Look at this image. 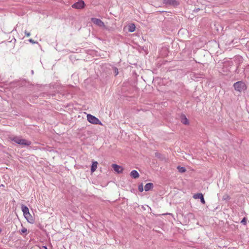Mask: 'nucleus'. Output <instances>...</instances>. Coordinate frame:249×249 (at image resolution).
Listing matches in <instances>:
<instances>
[{"instance_id": "22", "label": "nucleus", "mask_w": 249, "mask_h": 249, "mask_svg": "<svg viewBox=\"0 0 249 249\" xmlns=\"http://www.w3.org/2000/svg\"><path fill=\"white\" fill-rule=\"evenodd\" d=\"M118 71V70H117V69H115L116 75H117V74H118V71Z\"/></svg>"}, {"instance_id": "19", "label": "nucleus", "mask_w": 249, "mask_h": 249, "mask_svg": "<svg viewBox=\"0 0 249 249\" xmlns=\"http://www.w3.org/2000/svg\"><path fill=\"white\" fill-rule=\"evenodd\" d=\"M27 229H26V228H23L21 229V233H25V232H27Z\"/></svg>"}, {"instance_id": "6", "label": "nucleus", "mask_w": 249, "mask_h": 249, "mask_svg": "<svg viewBox=\"0 0 249 249\" xmlns=\"http://www.w3.org/2000/svg\"><path fill=\"white\" fill-rule=\"evenodd\" d=\"M85 3L83 0H79L78 2L72 5V7L75 9H82L84 7Z\"/></svg>"}, {"instance_id": "20", "label": "nucleus", "mask_w": 249, "mask_h": 249, "mask_svg": "<svg viewBox=\"0 0 249 249\" xmlns=\"http://www.w3.org/2000/svg\"><path fill=\"white\" fill-rule=\"evenodd\" d=\"M29 41L30 42H31V43H32V44L37 43V42L35 41H34L33 39H29Z\"/></svg>"}, {"instance_id": "24", "label": "nucleus", "mask_w": 249, "mask_h": 249, "mask_svg": "<svg viewBox=\"0 0 249 249\" xmlns=\"http://www.w3.org/2000/svg\"><path fill=\"white\" fill-rule=\"evenodd\" d=\"M1 232V229L0 228V233Z\"/></svg>"}, {"instance_id": "10", "label": "nucleus", "mask_w": 249, "mask_h": 249, "mask_svg": "<svg viewBox=\"0 0 249 249\" xmlns=\"http://www.w3.org/2000/svg\"><path fill=\"white\" fill-rule=\"evenodd\" d=\"M180 117V121L183 124L187 125L189 124L188 120L184 114H181Z\"/></svg>"}, {"instance_id": "1", "label": "nucleus", "mask_w": 249, "mask_h": 249, "mask_svg": "<svg viewBox=\"0 0 249 249\" xmlns=\"http://www.w3.org/2000/svg\"><path fill=\"white\" fill-rule=\"evenodd\" d=\"M10 140L19 144L22 147L29 146L31 144V142L28 140L22 138L20 136H11L9 137Z\"/></svg>"}, {"instance_id": "14", "label": "nucleus", "mask_w": 249, "mask_h": 249, "mask_svg": "<svg viewBox=\"0 0 249 249\" xmlns=\"http://www.w3.org/2000/svg\"><path fill=\"white\" fill-rule=\"evenodd\" d=\"M135 25L133 23H131L128 25V30L130 32H133L135 30Z\"/></svg>"}, {"instance_id": "16", "label": "nucleus", "mask_w": 249, "mask_h": 249, "mask_svg": "<svg viewBox=\"0 0 249 249\" xmlns=\"http://www.w3.org/2000/svg\"><path fill=\"white\" fill-rule=\"evenodd\" d=\"M138 190L140 192H142L143 191V185L142 183L140 184L138 186Z\"/></svg>"}, {"instance_id": "4", "label": "nucleus", "mask_w": 249, "mask_h": 249, "mask_svg": "<svg viewBox=\"0 0 249 249\" xmlns=\"http://www.w3.org/2000/svg\"><path fill=\"white\" fill-rule=\"evenodd\" d=\"M87 117V120L89 123L95 124H101L99 120L95 116L91 114H88Z\"/></svg>"}, {"instance_id": "18", "label": "nucleus", "mask_w": 249, "mask_h": 249, "mask_svg": "<svg viewBox=\"0 0 249 249\" xmlns=\"http://www.w3.org/2000/svg\"><path fill=\"white\" fill-rule=\"evenodd\" d=\"M229 198H230L229 196L227 194L224 195L223 196V199H224V200H228V199H229Z\"/></svg>"}, {"instance_id": "5", "label": "nucleus", "mask_w": 249, "mask_h": 249, "mask_svg": "<svg viewBox=\"0 0 249 249\" xmlns=\"http://www.w3.org/2000/svg\"><path fill=\"white\" fill-rule=\"evenodd\" d=\"M163 3L167 5L177 6L179 2L176 0H163Z\"/></svg>"}, {"instance_id": "7", "label": "nucleus", "mask_w": 249, "mask_h": 249, "mask_svg": "<svg viewBox=\"0 0 249 249\" xmlns=\"http://www.w3.org/2000/svg\"><path fill=\"white\" fill-rule=\"evenodd\" d=\"M92 22L99 27H104V22L100 19L93 18H91Z\"/></svg>"}, {"instance_id": "2", "label": "nucleus", "mask_w": 249, "mask_h": 249, "mask_svg": "<svg viewBox=\"0 0 249 249\" xmlns=\"http://www.w3.org/2000/svg\"><path fill=\"white\" fill-rule=\"evenodd\" d=\"M21 210L23 213L24 216L27 221L30 223H33L34 222V220L33 216L29 213L28 208L27 206L22 205L21 206Z\"/></svg>"}, {"instance_id": "13", "label": "nucleus", "mask_w": 249, "mask_h": 249, "mask_svg": "<svg viewBox=\"0 0 249 249\" xmlns=\"http://www.w3.org/2000/svg\"><path fill=\"white\" fill-rule=\"evenodd\" d=\"M97 165H98V162L97 161H94L92 162V164L91 165V172L92 173L94 172L97 169Z\"/></svg>"}, {"instance_id": "12", "label": "nucleus", "mask_w": 249, "mask_h": 249, "mask_svg": "<svg viewBox=\"0 0 249 249\" xmlns=\"http://www.w3.org/2000/svg\"><path fill=\"white\" fill-rule=\"evenodd\" d=\"M130 176L134 178H137L139 177L140 175L136 170H133L130 172Z\"/></svg>"}, {"instance_id": "15", "label": "nucleus", "mask_w": 249, "mask_h": 249, "mask_svg": "<svg viewBox=\"0 0 249 249\" xmlns=\"http://www.w3.org/2000/svg\"><path fill=\"white\" fill-rule=\"evenodd\" d=\"M177 169L178 170V172L180 173H183L186 172V169L183 167H181L180 166H178L177 167Z\"/></svg>"}, {"instance_id": "17", "label": "nucleus", "mask_w": 249, "mask_h": 249, "mask_svg": "<svg viewBox=\"0 0 249 249\" xmlns=\"http://www.w3.org/2000/svg\"><path fill=\"white\" fill-rule=\"evenodd\" d=\"M241 223L242 224L246 225L247 224V218L244 217L241 221Z\"/></svg>"}, {"instance_id": "8", "label": "nucleus", "mask_w": 249, "mask_h": 249, "mask_svg": "<svg viewBox=\"0 0 249 249\" xmlns=\"http://www.w3.org/2000/svg\"><path fill=\"white\" fill-rule=\"evenodd\" d=\"M193 197L195 199H200V201L202 204H204L205 203V201L204 200L203 196L202 194H201V193H197V194H195L193 196Z\"/></svg>"}, {"instance_id": "23", "label": "nucleus", "mask_w": 249, "mask_h": 249, "mask_svg": "<svg viewBox=\"0 0 249 249\" xmlns=\"http://www.w3.org/2000/svg\"><path fill=\"white\" fill-rule=\"evenodd\" d=\"M43 248H44V249H47V248L46 246H43Z\"/></svg>"}, {"instance_id": "21", "label": "nucleus", "mask_w": 249, "mask_h": 249, "mask_svg": "<svg viewBox=\"0 0 249 249\" xmlns=\"http://www.w3.org/2000/svg\"><path fill=\"white\" fill-rule=\"evenodd\" d=\"M25 34L27 36L29 37L30 36V33L29 32H28L27 31H25Z\"/></svg>"}, {"instance_id": "11", "label": "nucleus", "mask_w": 249, "mask_h": 249, "mask_svg": "<svg viewBox=\"0 0 249 249\" xmlns=\"http://www.w3.org/2000/svg\"><path fill=\"white\" fill-rule=\"evenodd\" d=\"M154 187V185L152 183H148L146 184L144 186V190L146 192H147L150 190H151Z\"/></svg>"}, {"instance_id": "3", "label": "nucleus", "mask_w": 249, "mask_h": 249, "mask_svg": "<svg viewBox=\"0 0 249 249\" xmlns=\"http://www.w3.org/2000/svg\"><path fill=\"white\" fill-rule=\"evenodd\" d=\"M233 87L237 91L241 92L247 89V86L244 82L242 81H238L233 84Z\"/></svg>"}, {"instance_id": "9", "label": "nucleus", "mask_w": 249, "mask_h": 249, "mask_svg": "<svg viewBox=\"0 0 249 249\" xmlns=\"http://www.w3.org/2000/svg\"><path fill=\"white\" fill-rule=\"evenodd\" d=\"M112 167L114 170L117 173H121L123 172V168L122 166L118 165L115 164H113Z\"/></svg>"}]
</instances>
